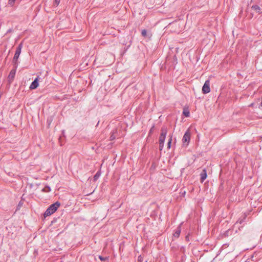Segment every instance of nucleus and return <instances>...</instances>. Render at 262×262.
<instances>
[{
    "label": "nucleus",
    "mask_w": 262,
    "mask_h": 262,
    "mask_svg": "<svg viewBox=\"0 0 262 262\" xmlns=\"http://www.w3.org/2000/svg\"><path fill=\"white\" fill-rule=\"evenodd\" d=\"M60 205V204L58 202H56L51 205L44 213V217H46L54 213L57 210Z\"/></svg>",
    "instance_id": "1"
},
{
    "label": "nucleus",
    "mask_w": 262,
    "mask_h": 262,
    "mask_svg": "<svg viewBox=\"0 0 262 262\" xmlns=\"http://www.w3.org/2000/svg\"><path fill=\"white\" fill-rule=\"evenodd\" d=\"M23 47L22 43H20L18 47L16 48L14 57L13 58V62L14 63V66H15V68L17 67V60H18L19 56L20 55V54L21 53V50Z\"/></svg>",
    "instance_id": "2"
},
{
    "label": "nucleus",
    "mask_w": 262,
    "mask_h": 262,
    "mask_svg": "<svg viewBox=\"0 0 262 262\" xmlns=\"http://www.w3.org/2000/svg\"><path fill=\"white\" fill-rule=\"evenodd\" d=\"M190 140V132L189 130H187L184 134L183 139H182V142H183V145L184 146H187L189 143Z\"/></svg>",
    "instance_id": "3"
},
{
    "label": "nucleus",
    "mask_w": 262,
    "mask_h": 262,
    "mask_svg": "<svg viewBox=\"0 0 262 262\" xmlns=\"http://www.w3.org/2000/svg\"><path fill=\"white\" fill-rule=\"evenodd\" d=\"M161 134L159 139V142L161 143H164V141L167 134V128L165 127H162L161 129Z\"/></svg>",
    "instance_id": "4"
},
{
    "label": "nucleus",
    "mask_w": 262,
    "mask_h": 262,
    "mask_svg": "<svg viewBox=\"0 0 262 262\" xmlns=\"http://www.w3.org/2000/svg\"><path fill=\"white\" fill-rule=\"evenodd\" d=\"M210 91V82L208 80H206L202 88V92L203 94H207Z\"/></svg>",
    "instance_id": "5"
},
{
    "label": "nucleus",
    "mask_w": 262,
    "mask_h": 262,
    "mask_svg": "<svg viewBox=\"0 0 262 262\" xmlns=\"http://www.w3.org/2000/svg\"><path fill=\"white\" fill-rule=\"evenodd\" d=\"M38 86V76L36 77L34 80L31 83L30 89L31 90H34L36 89Z\"/></svg>",
    "instance_id": "6"
},
{
    "label": "nucleus",
    "mask_w": 262,
    "mask_h": 262,
    "mask_svg": "<svg viewBox=\"0 0 262 262\" xmlns=\"http://www.w3.org/2000/svg\"><path fill=\"white\" fill-rule=\"evenodd\" d=\"M181 232V225H180L176 230H175L174 233L173 234V237L176 238H178L180 236V233Z\"/></svg>",
    "instance_id": "7"
},
{
    "label": "nucleus",
    "mask_w": 262,
    "mask_h": 262,
    "mask_svg": "<svg viewBox=\"0 0 262 262\" xmlns=\"http://www.w3.org/2000/svg\"><path fill=\"white\" fill-rule=\"evenodd\" d=\"M200 176H201L200 181H201V182L202 183L206 179L207 176V171L205 169H204L203 170V171H202V172L200 174Z\"/></svg>",
    "instance_id": "8"
},
{
    "label": "nucleus",
    "mask_w": 262,
    "mask_h": 262,
    "mask_svg": "<svg viewBox=\"0 0 262 262\" xmlns=\"http://www.w3.org/2000/svg\"><path fill=\"white\" fill-rule=\"evenodd\" d=\"M252 9L254 10L256 13H260V8L258 5H253L251 7Z\"/></svg>",
    "instance_id": "9"
},
{
    "label": "nucleus",
    "mask_w": 262,
    "mask_h": 262,
    "mask_svg": "<svg viewBox=\"0 0 262 262\" xmlns=\"http://www.w3.org/2000/svg\"><path fill=\"white\" fill-rule=\"evenodd\" d=\"M15 72H16V69H13V70H12L10 72V73L9 74V76H8V78L9 79H13L14 76H15Z\"/></svg>",
    "instance_id": "10"
},
{
    "label": "nucleus",
    "mask_w": 262,
    "mask_h": 262,
    "mask_svg": "<svg viewBox=\"0 0 262 262\" xmlns=\"http://www.w3.org/2000/svg\"><path fill=\"white\" fill-rule=\"evenodd\" d=\"M182 115H189V111L188 107H184L183 108Z\"/></svg>",
    "instance_id": "11"
},
{
    "label": "nucleus",
    "mask_w": 262,
    "mask_h": 262,
    "mask_svg": "<svg viewBox=\"0 0 262 262\" xmlns=\"http://www.w3.org/2000/svg\"><path fill=\"white\" fill-rule=\"evenodd\" d=\"M98 257L102 261H104L108 259V257H103L101 255H99Z\"/></svg>",
    "instance_id": "12"
},
{
    "label": "nucleus",
    "mask_w": 262,
    "mask_h": 262,
    "mask_svg": "<svg viewBox=\"0 0 262 262\" xmlns=\"http://www.w3.org/2000/svg\"><path fill=\"white\" fill-rule=\"evenodd\" d=\"M171 141H172V136H171L170 137V138L169 139V140H168V143H167V147H168V148H170Z\"/></svg>",
    "instance_id": "13"
},
{
    "label": "nucleus",
    "mask_w": 262,
    "mask_h": 262,
    "mask_svg": "<svg viewBox=\"0 0 262 262\" xmlns=\"http://www.w3.org/2000/svg\"><path fill=\"white\" fill-rule=\"evenodd\" d=\"M155 128V125H154L149 130V133H148V136H150L153 133Z\"/></svg>",
    "instance_id": "14"
},
{
    "label": "nucleus",
    "mask_w": 262,
    "mask_h": 262,
    "mask_svg": "<svg viewBox=\"0 0 262 262\" xmlns=\"http://www.w3.org/2000/svg\"><path fill=\"white\" fill-rule=\"evenodd\" d=\"M141 34L143 36L145 37L147 35V31L145 29L142 30Z\"/></svg>",
    "instance_id": "15"
},
{
    "label": "nucleus",
    "mask_w": 262,
    "mask_h": 262,
    "mask_svg": "<svg viewBox=\"0 0 262 262\" xmlns=\"http://www.w3.org/2000/svg\"><path fill=\"white\" fill-rule=\"evenodd\" d=\"M53 117L51 116L50 118H48L47 119V123H48V125H50L51 124V122H52L53 120Z\"/></svg>",
    "instance_id": "16"
},
{
    "label": "nucleus",
    "mask_w": 262,
    "mask_h": 262,
    "mask_svg": "<svg viewBox=\"0 0 262 262\" xmlns=\"http://www.w3.org/2000/svg\"><path fill=\"white\" fill-rule=\"evenodd\" d=\"M246 218V215H244V219H241V220H239L238 222L240 224H242L244 221V220Z\"/></svg>",
    "instance_id": "17"
},
{
    "label": "nucleus",
    "mask_w": 262,
    "mask_h": 262,
    "mask_svg": "<svg viewBox=\"0 0 262 262\" xmlns=\"http://www.w3.org/2000/svg\"><path fill=\"white\" fill-rule=\"evenodd\" d=\"M60 0H54V5L57 6L60 3Z\"/></svg>",
    "instance_id": "18"
},
{
    "label": "nucleus",
    "mask_w": 262,
    "mask_h": 262,
    "mask_svg": "<svg viewBox=\"0 0 262 262\" xmlns=\"http://www.w3.org/2000/svg\"><path fill=\"white\" fill-rule=\"evenodd\" d=\"M116 138L115 136L114 135V133H113L110 136V140H113L114 139H115Z\"/></svg>",
    "instance_id": "19"
},
{
    "label": "nucleus",
    "mask_w": 262,
    "mask_h": 262,
    "mask_svg": "<svg viewBox=\"0 0 262 262\" xmlns=\"http://www.w3.org/2000/svg\"><path fill=\"white\" fill-rule=\"evenodd\" d=\"M164 146V143H159V149L162 150Z\"/></svg>",
    "instance_id": "20"
},
{
    "label": "nucleus",
    "mask_w": 262,
    "mask_h": 262,
    "mask_svg": "<svg viewBox=\"0 0 262 262\" xmlns=\"http://www.w3.org/2000/svg\"><path fill=\"white\" fill-rule=\"evenodd\" d=\"M15 0H9V4L11 5H13Z\"/></svg>",
    "instance_id": "21"
},
{
    "label": "nucleus",
    "mask_w": 262,
    "mask_h": 262,
    "mask_svg": "<svg viewBox=\"0 0 262 262\" xmlns=\"http://www.w3.org/2000/svg\"><path fill=\"white\" fill-rule=\"evenodd\" d=\"M189 235H190V233H188V234L185 237V239L187 242L189 241Z\"/></svg>",
    "instance_id": "22"
},
{
    "label": "nucleus",
    "mask_w": 262,
    "mask_h": 262,
    "mask_svg": "<svg viewBox=\"0 0 262 262\" xmlns=\"http://www.w3.org/2000/svg\"><path fill=\"white\" fill-rule=\"evenodd\" d=\"M99 174H98V173H97L95 175V176H94V179H95V180H96V179H97V178H98V177H99Z\"/></svg>",
    "instance_id": "23"
},
{
    "label": "nucleus",
    "mask_w": 262,
    "mask_h": 262,
    "mask_svg": "<svg viewBox=\"0 0 262 262\" xmlns=\"http://www.w3.org/2000/svg\"><path fill=\"white\" fill-rule=\"evenodd\" d=\"M47 190H50V188L49 187H48L47 188Z\"/></svg>",
    "instance_id": "24"
},
{
    "label": "nucleus",
    "mask_w": 262,
    "mask_h": 262,
    "mask_svg": "<svg viewBox=\"0 0 262 262\" xmlns=\"http://www.w3.org/2000/svg\"><path fill=\"white\" fill-rule=\"evenodd\" d=\"M47 190H50V188L49 187H48L47 188Z\"/></svg>",
    "instance_id": "25"
},
{
    "label": "nucleus",
    "mask_w": 262,
    "mask_h": 262,
    "mask_svg": "<svg viewBox=\"0 0 262 262\" xmlns=\"http://www.w3.org/2000/svg\"><path fill=\"white\" fill-rule=\"evenodd\" d=\"M246 262H249V261H246Z\"/></svg>",
    "instance_id": "26"
},
{
    "label": "nucleus",
    "mask_w": 262,
    "mask_h": 262,
    "mask_svg": "<svg viewBox=\"0 0 262 262\" xmlns=\"http://www.w3.org/2000/svg\"><path fill=\"white\" fill-rule=\"evenodd\" d=\"M145 262H147V261H145Z\"/></svg>",
    "instance_id": "27"
}]
</instances>
